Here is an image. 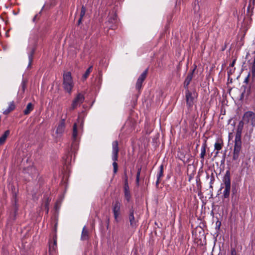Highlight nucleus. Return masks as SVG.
I'll return each instance as SVG.
<instances>
[{
	"mask_svg": "<svg viewBox=\"0 0 255 255\" xmlns=\"http://www.w3.org/2000/svg\"><path fill=\"white\" fill-rule=\"evenodd\" d=\"M245 122L241 121L238 126L235 139L233 159L237 160L239 159L240 151L242 148L241 135Z\"/></svg>",
	"mask_w": 255,
	"mask_h": 255,
	"instance_id": "f257e3e1",
	"label": "nucleus"
},
{
	"mask_svg": "<svg viewBox=\"0 0 255 255\" xmlns=\"http://www.w3.org/2000/svg\"><path fill=\"white\" fill-rule=\"evenodd\" d=\"M74 83L70 72H64L63 74V88L65 92L71 94Z\"/></svg>",
	"mask_w": 255,
	"mask_h": 255,
	"instance_id": "f03ea898",
	"label": "nucleus"
},
{
	"mask_svg": "<svg viewBox=\"0 0 255 255\" xmlns=\"http://www.w3.org/2000/svg\"><path fill=\"white\" fill-rule=\"evenodd\" d=\"M119 144L117 140L114 141L112 143V160H113V172L114 174L117 173L118 170V165L117 161L118 159V154L119 152Z\"/></svg>",
	"mask_w": 255,
	"mask_h": 255,
	"instance_id": "7ed1b4c3",
	"label": "nucleus"
},
{
	"mask_svg": "<svg viewBox=\"0 0 255 255\" xmlns=\"http://www.w3.org/2000/svg\"><path fill=\"white\" fill-rule=\"evenodd\" d=\"M231 174L229 170H227L223 178V183L225 185V189L223 193L224 198L229 197L231 189Z\"/></svg>",
	"mask_w": 255,
	"mask_h": 255,
	"instance_id": "20e7f679",
	"label": "nucleus"
},
{
	"mask_svg": "<svg viewBox=\"0 0 255 255\" xmlns=\"http://www.w3.org/2000/svg\"><path fill=\"white\" fill-rule=\"evenodd\" d=\"M85 97L82 93L77 94L72 102L71 107L69 108L70 111H73L77 109L78 107L84 102Z\"/></svg>",
	"mask_w": 255,
	"mask_h": 255,
	"instance_id": "39448f33",
	"label": "nucleus"
},
{
	"mask_svg": "<svg viewBox=\"0 0 255 255\" xmlns=\"http://www.w3.org/2000/svg\"><path fill=\"white\" fill-rule=\"evenodd\" d=\"M121 203L118 200H116L112 203V211L114 217L117 222H119V218L121 215Z\"/></svg>",
	"mask_w": 255,
	"mask_h": 255,
	"instance_id": "423d86ee",
	"label": "nucleus"
},
{
	"mask_svg": "<svg viewBox=\"0 0 255 255\" xmlns=\"http://www.w3.org/2000/svg\"><path fill=\"white\" fill-rule=\"evenodd\" d=\"M243 121L246 124H251L253 127H255V114L252 111L246 112L243 117Z\"/></svg>",
	"mask_w": 255,
	"mask_h": 255,
	"instance_id": "0eeeda50",
	"label": "nucleus"
},
{
	"mask_svg": "<svg viewBox=\"0 0 255 255\" xmlns=\"http://www.w3.org/2000/svg\"><path fill=\"white\" fill-rule=\"evenodd\" d=\"M78 148V141H77V125L75 123L73 125V132H72V142L71 144V150L74 151L77 150Z\"/></svg>",
	"mask_w": 255,
	"mask_h": 255,
	"instance_id": "6e6552de",
	"label": "nucleus"
},
{
	"mask_svg": "<svg viewBox=\"0 0 255 255\" xmlns=\"http://www.w3.org/2000/svg\"><path fill=\"white\" fill-rule=\"evenodd\" d=\"M57 249V235L55 234L53 238V242H49V255H56Z\"/></svg>",
	"mask_w": 255,
	"mask_h": 255,
	"instance_id": "1a4fd4ad",
	"label": "nucleus"
},
{
	"mask_svg": "<svg viewBox=\"0 0 255 255\" xmlns=\"http://www.w3.org/2000/svg\"><path fill=\"white\" fill-rule=\"evenodd\" d=\"M147 73L148 68L146 69L137 79L136 83L135 88L138 91H139L141 90L142 88V83L146 79L147 75Z\"/></svg>",
	"mask_w": 255,
	"mask_h": 255,
	"instance_id": "9d476101",
	"label": "nucleus"
},
{
	"mask_svg": "<svg viewBox=\"0 0 255 255\" xmlns=\"http://www.w3.org/2000/svg\"><path fill=\"white\" fill-rule=\"evenodd\" d=\"M65 120L62 119L60 121L56 130L57 137H60L62 135L65 130Z\"/></svg>",
	"mask_w": 255,
	"mask_h": 255,
	"instance_id": "9b49d317",
	"label": "nucleus"
},
{
	"mask_svg": "<svg viewBox=\"0 0 255 255\" xmlns=\"http://www.w3.org/2000/svg\"><path fill=\"white\" fill-rule=\"evenodd\" d=\"M186 101L187 106L191 108L194 104V98L192 96V94L188 90L186 91L185 93Z\"/></svg>",
	"mask_w": 255,
	"mask_h": 255,
	"instance_id": "f8f14e48",
	"label": "nucleus"
},
{
	"mask_svg": "<svg viewBox=\"0 0 255 255\" xmlns=\"http://www.w3.org/2000/svg\"><path fill=\"white\" fill-rule=\"evenodd\" d=\"M128 219L130 222V225L132 228H135L136 227V222L135 220L134 217V210L132 208L130 209L129 213L128 215Z\"/></svg>",
	"mask_w": 255,
	"mask_h": 255,
	"instance_id": "ddd939ff",
	"label": "nucleus"
},
{
	"mask_svg": "<svg viewBox=\"0 0 255 255\" xmlns=\"http://www.w3.org/2000/svg\"><path fill=\"white\" fill-rule=\"evenodd\" d=\"M195 70V68L194 69H193L192 70V71L190 72V73H189L187 75V76L185 80L184 83V86L185 88H188V85H189L192 79L193 75V73H194Z\"/></svg>",
	"mask_w": 255,
	"mask_h": 255,
	"instance_id": "4468645a",
	"label": "nucleus"
},
{
	"mask_svg": "<svg viewBox=\"0 0 255 255\" xmlns=\"http://www.w3.org/2000/svg\"><path fill=\"white\" fill-rule=\"evenodd\" d=\"M223 146V141L221 139H218L215 143L214 147L215 150L217 151L215 153V156H217L219 153V151L220 150Z\"/></svg>",
	"mask_w": 255,
	"mask_h": 255,
	"instance_id": "2eb2a0df",
	"label": "nucleus"
},
{
	"mask_svg": "<svg viewBox=\"0 0 255 255\" xmlns=\"http://www.w3.org/2000/svg\"><path fill=\"white\" fill-rule=\"evenodd\" d=\"M89 233L88 230L87 229L86 226H84L83 228L81 236V240L82 241H88L89 239Z\"/></svg>",
	"mask_w": 255,
	"mask_h": 255,
	"instance_id": "dca6fc26",
	"label": "nucleus"
},
{
	"mask_svg": "<svg viewBox=\"0 0 255 255\" xmlns=\"http://www.w3.org/2000/svg\"><path fill=\"white\" fill-rule=\"evenodd\" d=\"M124 196L127 202H129L131 199V194L129 186H124Z\"/></svg>",
	"mask_w": 255,
	"mask_h": 255,
	"instance_id": "f3484780",
	"label": "nucleus"
},
{
	"mask_svg": "<svg viewBox=\"0 0 255 255\" xmlns=\"http://www.w3.org/2000/svg\"><path fill=\"white\" fill-rule=\"evenodd\" d=\"M15 108L14 102L12 101L9 103L8 108L3 111V114L5 115H8L11 112L13 111Z\"/></svg>",
	"mask_w": 255,
	"mask_h": 255,
	"instance_id": "a211bd4d",
	"label": "nucleus"
},
{
	"mask_svg": "<svg viewBox=\"0 0 255 255\" xmlns=\"http://www.w3.org/2000/svg\"><path fill=\"white\" fill-rule=\"evenodd\" d=\"M206 142H205L202 144L201 149V153H200V158H201V161L203 162L204 161L205 156L206 154Z\"/></svg>",
	"mask_w": 255,
	"mask_h": 255,
	"instance_id": "6ab92c4d",
	"label": "nucleus"
},
{
	"mask_svg": "<svg viewBox=\"0 0 255 255\" xmlns=\"http://www.w3.org/2000/svg\"><path fill=\"white\" fill-rule=\"evenodd\" d=\"M27 172L32 176H34L37 174V170L34 166H29L27 168Z\"/></svg>",
	"mask_w": 255,
	"mask_h": 255,
	"instance_id": "aec40b11",
	"label": "nucleus"
},
{
	"mask_svg": "<svg viewBox=\"0 0 255 255\" xmlns=\"http://www.w3.org/2000/svg\"><path fill=\"white\" fill-rule=\"evenodd\" d=\"M10 131L8 130H6L3 134L0 137V144H3L7 136L9 135Z\"/></svg>",
	"mask_w": 255,
	"mask_h": 255,
	"instance_id": "412c9836",
	"label": "nucleus"
},
{
	"mask_svg": "<svg viewBox=\"0 0 255 255\" xmlns=\"http://www.w3.org/2000/svg\"><path fill=\"white\" fill-rule=\"evenodd\" d=\"M33 109V105L32 103H29L26 106V109L24 110L23 113L24 115H28L31 111H32Z\"/></svg>",
	"mask_w": 255,
	"mask_h": 255,
	"instance_id": "4be33fe9",
	"label": "nucleus"
},
{
	"mask_svg": "<svg viewBox=\"0 0 255 255\" xmlns=\"http://www.w3.org/2000/svg\"><path fill=\"white\" fill-rule=\"evenodd\" d=\"M92 69H93V66H91L87 69L86 71L83 75L82 78L83 79V80H86L88 78L90 73L92 71Z\"/></svg>",
	"mask_w": 255,
	"mask_h": 255,
	"instance_id": "5701e85b",
	"label": "nucleus"
},
{
	"mask_svg": "<svg viewBox=\"0 0 255 255\" xmlns=\"http://www.w3.org/2000/svg\"><path fill=\"white\" fill-rule=\"evenodd\" d=\"M254 9V6L251 5V2H250L247 9V16L248 17H251L253 15V10Z\"/></svg>",
	"mask_w": 255,
	"mask_h": 255,
	"instance_id": "b1692460",
	"label": "nucleus"
},
{
	"mask_svg": "<svg viewBox=\"0 0 255 255\" xmlns=\"http://www.w3.org/2000/svg\"><path fill=\"white\" fill-rule=\"evenodd\" d=\"M163 176V166L161 165L159 167V171L157 175V178H160Z\"/></svg>",
	"mask_w": 255,
	"mask_h": 255,
	"instance_id": "393cba45",
	"label": "nucleus"
},
{
	"mask_svg": "<svg viewBox=\"0 0 255 255\" xmlns=\"http://www.w3.org/2000/svg\"><path fill=\"white\" fill-rule=\"evenodd\" d=\"M124 186H128V177L127 173L126 170L124 171Z\"/></svg>",
	"mask_w": 255,
	"mask_h": 255,
	"instance_id": "a878e982",
	"label": "nucleus"
},
{
	"mask_svg": "<svg viewBox=\"0 0 255 255\" xmlns=\"http://www.w3.org/2000/svg\"><path fill=\"white\" fill-rule=\"evenodd\" d=\"M141 168H139L137 170V172L136 173V183L137 185H138L139 182V177H140V174L141 172Z\"/></svg>",
	"mask_w": 255,
	"mask_h": 255,
	"instance_id": "bb28decb",
	"label": "nucleus"
},
{
	"mask_svg": "<svg viewBox=\"0 0 255 255\" xmlns=\"http://www.w3.org/2000/svg\"><path fill=\"white\" fill-rule=\"evenodd\" d=\"M34 53V51H32L31 52V53L28 55V59H29V64L28 66H30L31 64L32 59H33V55Z\"/></svg>",
	"mask_w": 255,
	"mask_h": 255,
	"instance_id": "cd10ccee",
	"label": "nucleus"
},
{
	"mask_svg": "<svg viewBox=\"0 0 255 255\" xmlns=\"http://www.w3.org/2000/svg\"><path fill=\"white\" fill-rule=\"evenodd\" d=\"M27 81L23 80L21 83V88L22 92H24L26 87Z\"/></svg>",
	"mask_w": 255,
	"mask_h": 255,
	"instance_id": "c85d7f7f",
	"label": "nucleus"
},
{
	"mask_svg": "<svg viewBox=\"0 0 255 255\" xmlns=\"http://www.w3.org/2000/svg\"><path fill=\"white\" fill-rule=\"evenodd\" d=\"M86 12V8L84 6H82L80 12V16L81 17H83V16L85 15Z\"/></svg>",
	"mask_w": 255,
	"mask_h": 255,
	"instance_id": "c756f323",
	"label": "nucleus"
},
{
	"mask_svg": "<svg viewBox=\"0 0 255 255\" xmlns=\"http://www.w3.org/2000/svg\"><path fill=\"white\" fill-rule=\"evenodd\" d=\"M251 72L253 77H255V64H253L251 68Z\"/></svg>",
	"mask_w": 255,
	"mask_h": 255,
	"instance_id": "7c9ffc66",
	"label": "nucleus"
},
{
	"mask_svg": "<svg viewBox=\"0 0 255 255\" xmlns=\"http://www.w3.org/2000/svg\"><path fill=\"white\" fill-rule=\"evenodd\" d=\"M40 12H40L38 14H36L34 16V17L33 18L32 21H33L34 22H35L36 21L37 19H38V18H39V16H40Z\"/></svg>",
	"mask_w": 255,
	"mask_h": 255,
	"instance_id": "2f4dec72",
	"label": "nucleus"
},
{
	"mask_svg": "<svg viewBox=\"0 0 255 255\" xmlns=\"http://www.w3.org/2000/svg\"><path fill=\"white\" fill-rule=\"evenodd\" d=\"M231 255H237L236 249L234 248L231 249Z\"/></svg>",
	"mask_w": 255,
	"mask_h": 255,
	"instance_id": "473e14b6",
	"label": "nucleus"
},
{
	"mask_svg": "<svg viewBox=\"0 0 255 255\" xmlns=\"http://www.w3.org/2000/svg\"><path fill=\"white\" fill-rule=\"evenodd\" d=\"M236 59H235L233 60L232 62L230 64V66L231 67H234L235 65V64L236 63Z\"/></svg>",
	"mask_w": 255,
	"mask_h": 255,
	"instance_id": "72a5a7b5",
	"label": "nucleus"
},
{
	"mask_svg": "<svg viewBox=\"0 0 255 255\" xmlns=\"http://www.w3.org/2000/svg\"><path fill=\"white\" fill-rule=\"evenodd\" d=\"M249 76L250 75H248V76L245 78L244 80V83H248L249 80Z\"/></svg>",
	"mask_w": 255,
	"mask_h": 255,
	"instance_id": "f704fd0d",
	"label": "nucleus"
},
{
	"mask_svg": "<svg viewBox=\"0 0 255 255\" xmlns=\"http://www.w3.org/2000/svg\"><path fill=\"white\" fill-rule=\"evenodd\" d=\"M214 176L213 175L212 177H211V181H210V184H211V187H212V185L211 184L213 183V182L214 181Z\"/></svg>",
	"mask_w": 255,
	"mask_h": 255,
	"instance_id": "c9c22d12",
	"label": "nucleus"
},
{
	"mask_svg": "<svg viewBox=\"0 0 255 255\" xmlns=\"http://www.w3.org/2000/svg\"><path fill=\"white\" fill-rule=\"evenodd\" d=\"M160 178H157V181L156 182V186H158V184H159V183L160 182Z\"/></svg>",
	"mask_w": 255,
	"mask_h": 255,
	"instance_id": "e433bc0d",
	"label": "nucleus"
},
{
	"mask_svg": "<svg viewBox=\"0 0 255 255\" xmlns=\"http://www.w3.org/2000/svg\"><path fill=\"white\" fill-rule=\"evenodd\" d=\"M82 18H83V17H81L80 16V18H79L78 21V24H80V23L82 21Z\"/></svg>",
	"mask_w": 255,
	"mask_h": 255,
	"instance_id": "4c0bfd02",
	"label": "nucleus"
},
{
	"mask_svg": "<svg viewBox=\"0 0 255 255\" xmlns=\"http://www.w3.org/2000/svg\"><path fill=\"white\" fill-rule=\"evenodd\" d=\"M63 158L65 160L66 162H67V163L69 162V157L68 156H67L66 158H65V157H64Z\"/></svg>",
	"mask_w": 255,
	"mask_h": 255,
	"instance_id": "58836bf2",
	"label": "nucleus"
},
{
	"mask_svg": "<svg viewBox=\"0 0 255 255\" xmlns=\"http://www.w3.org/2000/svg\"><path fill=\"white\" fill-rule=\"evenodd\" d=\"M232 72L231 71V70H230V71H228V75L229 76L230 75L232 74Z\"/></svg>",
	"mask_w": 255,
	"mask_h": 255,
	"instance_id": "ea45409f",
	"label": "nucleus"
},
{
	"mask_svg": "<svg viewBox=\"0 0 255 255\" xmlns=\"http://www.w3.org/2000/svg\"><path fill=\"white\" fill-rule=\"evenodd\" d=\"M48 203H46L45 204V207L46 208H48ZM48 208H47V213H48Z\"/></svg>",
	"mask_w": 255,
	"mask_h": 255,
	"instance_id": "a19ab883",
	"label": "nucleus"
},
{
	"mask_svg": "<svg viewBox=\"0 0 255 255\" xmlns=\"http://www.w3.org/2000/svg\"><path fill=\"white\" fill-rule=\"evenodd\" d=\"M253 64H255V56L254 57V61L253 62Z\"/></svg>",
	"mask_w": 255,
	"mask_h": 255,
	"instance_id": "79ce46f5",
	"label": "nucleus"
},
{
	"mask_svg": "<svg viewBox=\"0 0 255 255\" xmlns=\"http://www.w3.org/2000/svg\"><path fill=\"white\" fill-rule=\"evenodd\" d=\"M255 1V0H253V3H254V1ZM254 4V3H253V5Z\"/></svg>",
	"mask_w": 255,
	"mask_h": 255,
	"instance_id": "37998d69",
	"label": "nucleus"
},
{
	"mask_svg": "<svg viewBox=\"0 0 255 255\" xmlns=\"http://www.w3.org/2000/svg\"><path fill=\"white\" fill-rule=\"evenodd\" d=\"M220 225H221V223H219V227H220Z\"/></svg>",
	"mask_w": 255,
	"mask_h": 255,
	"instance_id": "c03bdc74",
	"label": "nucleus"
}]
</instances>
